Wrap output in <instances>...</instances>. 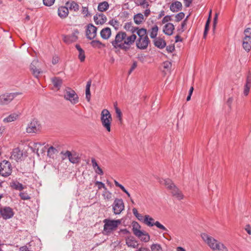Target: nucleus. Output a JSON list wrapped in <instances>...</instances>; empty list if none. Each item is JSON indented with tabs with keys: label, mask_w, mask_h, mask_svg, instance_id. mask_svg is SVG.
I'll return each mask as SVG.
<instances>
[{
	"label": "nucleus",
	"mask_w": 251,
	"mask_h": 251,
	"mask_svg": "<svg viewBox=\"0 0 251 251\" xmlns=\"http://www.w3.org/2000/svg\"><path fill=\"white\" fill-rule=\"evenodd\" d=\"M137 38L135 34H127L125 31H119L114 40L111 41L114 49H121L124 51L128 50Z\"/></svg>",
	"instance_id": "obj_1"
},
{
	"label": "nucleus",
	"mask_w": 251,
	"mask_h": 251,
	"mask_svg": "<svg viewBox=\"0 0 251 251\" xmlns=\"http://www.w3.org/2000/svg\"><path fill=\"white\" fill-rule=\"evenodd\" d=\"M201 237L203 240L214 251H228L227 248L223 243L218 242L206 233H202Z\"/></svg>",
	"instance_id": "obj_2"
},
{
	"label": "nucleus",
	"mask_w": 251,
	"mask_h": 251,
	"mask_svg": "<svg viewBox=\"0 0 251 251\" xmlns=\"http://www.w3.org/2000/svg\"><path fill=\"white\" fill-rule=\"evenodd\" d=\"M138 38L136 40V45L137 48L140 50L146 49L150 40L148 36L147 30L144 28H141L137 31Z\"/></svg>",
	"instance_id": "obj_3"
},
{
	"label": "nucleus",
	"mask_w": 251,
	"mask_h": 251,
	"mask_svg": "<svg viewBox=\"0 0 251 251\" xmlns=\"http://www.w3.org/2000/svg\"><path fill=\"white\" fill-rule=\"evenodd\" d=\"M64 99L69 101L71 104H75L79 101V98L76 92L70 87L66 88L63 92Z\"/></svg>",
	"instance_id": "obj_4"
},
{
	"label": "nucleus",
	"mask_w": 251,
	"mask_h": 251,
	"mask_svg": "<svg viewBox=\"0 0 251 251\" xmlns=\"http://www.w3.org/2000/svg\"><path fill=\"white\" fill-rule=\"evenodd\" d=\"M112 120V116L109 111L106 109L102 110L101 112L100 121L102 126L110 132L111 130V124Z\"/></svg>",
	"instance_id": "obj_5"
},
{
	"label": "nucleus",
	"mask_w": 251,
	"mask_h": 251,
	"mask_svg": "<svg viewBox=\"0 0 251 251\" xmlns=\"http://www.w3.org/2000/svg\"><path fill=\"white\" fill-rule=\"evenodd\" d=\"M103 223H104V231L108 233L116 229L121 224V221L120 220H112L106 219L103 220Z\"/></svg>",
	"instance_id": "obj_6"
},
{
	"label": "nucleus",
	"mask_w": 251,
	"mask_h": 251,
	"mask_svg": "<svg viewBox=\"0 0 251 251\" xmlns=\"http://www.w3.org/2000/svg\"><path fill=\"white\" fill-rule=\"evenodd\" d=\"M12 167L11 163L7 160H3L0 163V175L6 177L12 173Z\"/></svg>",
	"instance_id": "obj_7"
},
{
	"label": "nucleus",
	"mask_w": 251,
	"mask_h": 251,
	"mask_svg": "<svg viewBox=\"0 0 251 251\" xmlns=\"http://www.w3.org/2000/svg\"><path fill=\"white\" fill-rule=\"evenodd\" d=\"M144 224L150 227L155 226L158 228L163 231H168L167 229L163 225L160 224L158 221H155L153 218L148 215H146L144 216Z\"/></svg>",
	"instance_id": "obj_8"
},
{
	"label": "nucleus",
	"mask_w": 251,
	"mask_h": 251,
	"mask_svg": "<svg viewBox=\"0 0 251 251\" xmlns=\"http://www.w3.org/2000/svg\"><path fill=\"white\" fill-rule=\"evenodd\" d=\"M41 125L39 122L36 119H34L28 124L26 131L28 133H37L41 130Z\"/></svg>",
	"instance_id": "obj_9"
},
{
	"label": "nucleus",
	"mask_w": 251,
	"mask_h": 251,
	"mask_svg": "<svg viewBox=\"0 0 251 251\" xmlns=\"http://www.w3.org/2000/svg\"><path fill=\"white\" fill-rule=\"evenodd\" d=\"M61 154L64 155L66 157H67L70 162L73 164H77L80 161V157L78 153L75 151H67L65 152L62 151Z\"/></svg>",
	"instance_id": "obj_10"
},
{
	"label": "nucleus",
	"mask_w": 251,
	"mask_h": 251,
	"mask_svg": "<svg viewBox=\"0 0 251 251\" xmlns=\"http://www.w3.org/2000/svg\"><path fill=\"white\" fill-rule=\"evenodd\" d=\"M112 206L114 213L116 215L120 214L125 208L123 201L121 199H115Z\"/></svg>",
	"instance_id": "obj_11"
},
{
	"label": "nucleus",
	"mask_w": 251,
	"mask_h": 251,
	"mask_svg": "<svg viewBox=\"0 0 251 251\" xmlns=\"http://www.w3.org/2000/svg\"><path fill=\"white\" fill-rule=\"evenodd\" d=\"M18 93H12L0 96V104H7L11 102L18 95Z\"/></svg>",
	"instance_id": "obj_12"
},
{
	"label": "nucleus",
	"mask_w": 251,
	"mask_h": 251,
	"mask_svg": "<svg viewBox=\"0 0 251 251\" xmlns=\"http://www.w3.org/2000/svg\"><path fill=\"white\" fill-rule=\"evenodd\" d=\"M97 28L92 24H89L87 26L86 29V36L89 39H94L97 36Z\"/></svg>",
	"instance_id": "obj_13"
},
{
	"label": "nucleus",
	"mask_w": 251,
	"mask_h": 251,
	"mask_svg": "<svg viewBox=\"0 0 251 251\" xmlns=\"http://www.w3.org/2000/svg\"><path fill=\"white\" fill-rule=\"evenodd\" d=\"M0 213L4 219H8L14 215L13 210L10 207H4L0 208Z\"/></svg>",
	"instance_id": "obj_14"
},
{
	"label": "nucleus",
	"mask_w": 251,
	"mask_h": 251,
	"mask_svg": "<svg viewBox=\"0 0 251 251\" xmlns=\"http://www.w3.org/2000/svg\"><path fill=\"white\" fill-rule=\"evenodd\" d=\"M94 20L96 24L102 25L106 22L107 18L104 14L97 13L94 16Z\"/></svg>",
	"instance_id": "obj_15"
},
{
	"label": "nucleus",
	"mask_w": 251,
	"mask_h": 251,
	"mask_svg": "<svg viewBox=\"0 0 251 251\" xmlns=\"http://www.w3.org/2000/svg\"><path fill=\"white\" fill-rule=\"evenodd\" d=\"M78 31L76 29L71 35L63 36V41L67 44H70L72 42L75 41L77 39V35L78 34Z\"/></svg>",
	"instance_id": "obj_16"
},
{
	"label": "nucleus",
	"mask_w": 251,
	"mask_h": 251,
	"mask_svg": "<svg viewBox=\"0 0 251 251\" xmlns=\"http://www.w3.org/2000/svg\"><path fill=\"white\" fill-rule=\"evenodd\" d=\"M38 63L37 60H34L30 65V69L32 72V74L36 77H37L39 75L42 73L40 69L37 68L36 66Z\"/></svg>",
	"instance_id": "obj_17"
},
{
	"label": "nucleus",
	"mask_w": 251,
	"mask_h": 251,
	"mask_svg": "<svg viewBox=\"0 0 251 251\" xmlns=\"http://www.w3.org/2000/svg\"><path fill=\"white\" fill-rule=\"evenodd\" d=\"M242 47L247 52L251 50V37L246 36L243 38Z\"/></svg>",
	"instance_id": "obj_18"
},
{
	"label": "nucleus",
	"mask_w": 251,
	"mask_h": 251,
	"mask_svg": "<svg viewBox=\"0 0 251 251\" xmlns=\"http://www.w3.org/2000/svg\"><path fill=\"white\" fill-rule=\"evenodd\" d=\"M23 154L22 151H20L19 148H15L13 150L11 158L16 161H18L21 159Z\"/></svg>",
	"instance_id": "obj_19"
},
{
	"label": "nucleus",
	"mask_w": 251,
	"mask_h": 251,
	"mask_svg": "<svg viewBox=\"0 0 251 251\" xmlns=\"http://www.w3.org/2000/svg\"><path fill=\"white\" fill-rule=\"evenodd\" d=\"M132 226L133 234L137 237H140L143 234V231L140 230V225L137 222H133Z\"/></svg>",
	"instance_id": "obj_20"
},
{
	"label": "nucleus",
	"mask_w": 251,
	"mask_h": 251,
	"mask_svg": "<svg viewBox=\"0 0 251 251\" xmlns=\"http://www.w3.org/2000/svg\"><path fill=\"white\" fill-rule=\"evenodd\" d=\"M174 29V25L172 23H168L164 26L163 31L166 35H171Z\"/></svg>",
	"instance_id": "obj_21"
},
{
	"label": "nucleus",
	"mask_w": 251,
	"mask_h": 251,
	"mask_svg": "<svg viewBox=\"0 0 251 251\" xmlns=\"http://www.w3.org/2000/svg\"><path fill=\"white\" fill-rule=\"evenodd\" d=\"M126 245L131 248H137L138 243L137 241L132 236L128 237L126 239Z\"/></svg>",
	"instance_id": "obj_22"
},
{
	"label": "nucleus",
	"mask_w": 251,
	"mask_h": 251,
	"mask_svg": "<svg viewBox=\"0 0 251 251\" xmlns=\"http://www.w3.org/2000/svg\"><path fill=\"white\" fill-rule=\"evenodd\" d=\"M172 195L176 198L178 200L183 199V195L181 192L174 185L172 188L170 189Z\"/></svg>",
	"instance_id": "obj_23"
},
{
	"label": "nucleus",
	"mask_w": 251,
	"mask_h": 251,
	"mask_svg": "<svg viewBox=\"0 0 251 251\" xmlns=\"http://www.w3.org/2000/svg\"><path fill=\"white\" fill-rule=\"evenodd\" d=\"M251 87V74L249 73L246 79V84L244 86V95L247 96L250 92V89Z\"/></svg>",
	"instance_id": "obj_24"
},
{
	"label": "nucleus",
	"mask_w": 251,
	"mask_h": 251,
	"mask_svg": "<svg viewBox=\"0 0 251 251\" xmlns=\"http://www.w3.org/2000/svg\"><path fill=\"white\" fill-rule=\"evenodd\" d=\"M69 14V9L67 6H61L58 9V15L62 19L66 18Z\"/></svg>",
	"instance_id": "obj_25"
},
{
	"label": "nucleus",
	"mask_w": 251,
	"mask_h": 251,
	"mask_svg": "<svg viewBox=\"0 0 251 251\" xmlns=\"http://www.w3.org/2000/svg\"><path fill=\"white\" fill-rule=\"evenodd\" d=\"M101 37L105 40L108 39L111 35V30L109 27L103 28L100 32Z\"/></svg>",
	"instance_id": "obj_26"
},
{
	"label": "nucleus",
	"mask_w": 251,
	"mask_h": 251,
	"mask_svg": "<svg viewBox=\"0 0 251 251\" xmlns=\"http://www.w3.org/2000/svg\"><path fill=\"white\" fill-rule=\"evenodd\" d=\"M20 113H13L9 115L7 117L3 119V121L4 123H10L16 121L19 117Z\"/></svg>",
	"instance_id": "obj_27"
},
{
	"label": "nucleus",
	"mask_w": 251,
	"mask_h": 251,
	"mask_svg": "<svg viewBox=\"0 0 251 251\" xmlns=\"http://www.w3.org/2000/svg\"><path fill=\"white\" fill-rule=\"evenodd\" d=\"M66 6L71 10L77 11L79 10V5L75 1H68L66 3Z\"/></svg>",
	"instance_id": "obj_28"
},
{
	"label": "nucleus",
	"mask_w": 251,
	"mask_h": 251,
	"mask_svg": "<svg viewBox=\"0 0 251 251\" xmlns=\"http://www.w3.org/2000/svg\"><path fill=\"white\" fill-rule=\"evenodd\" d=\"M182 8V4L178 1L172 3L170 6V10L173 12H176L180 10Z\"/></svg>",
	"instance_id": "obj_29"
},
{
	"label": "nucleus",
	"mask_w": 251,
	"mask_h": 251,
	"mask_svg": "<svg viewBox=\"0 0 251 251\" xmlns=\"http://www.w3.org/2000/svg\"><path fill=\"white\" fill-rule=\"evenodd\" d=\"M51 81L54 87L59 90L62 84V79L58 77H53L51 78Z\"/></svg>",
	"instance_id": "obj_30"
},
{
	"label": "nucleus",
	"mask_w": 251,
	"mask_h": 251,
	"mask_svg": "<svg viewBox=\"0 0 251 251\" xmlns=\"http://www.w3.org/2000/svg\"><path fill=\"white\" fill-rule=\"evenodd\" d=\"M154 44L155 46L159 48L163 49L166 45V42L162 38H156L154 40Z\"/></svg>",
	"instance_id": "obj_31"
},
{
	"label": "nucleus",
	"mask_w": 251,
	"mask_h": 251,
	"mask_svg": "<svg viewBox=\"0 0 251 251\" xmlns=\"http://www.w3.org/2000/svg\"><path fill=\"white\" fill-rule=\"evenodd\" d=\"M133 20L136 25H140L145 20L144 16L141 13L136 14L133 17Z\"/></svg>",
	"instance_id": "obj_32"
},
{
	"label": "nucleus",
	"mask_w": 251,
	"mask_h": 251,
	"mask_svg": "<svg viewBox=\"0 0 251 251\" xmlns=\"http://www.w3.org/2000/svg\"><path fill=\"white\" fill-rule=\"evenodd\" d=\"M159 182L161 184L165 185L169 190L175 185L170 179H161Z\"/></svg>",
	"instance_id": "obj_33"
},
{
	"label": "nucleus",
	"mask_w": 251,
	"mask_h": 251,
	"mask_svg": "<svg viewBox=\"0 0 251 251\" xmlns=\"http://www.w3.org/2000/svg\"><path fill=\"white\" fill-rule=\"evenodd\" d=\"M109 7L108 3L106 1H103L99 3L98 6V10L99 11L102 12L106 11Z\"/></svg>",
	"instance_id": "obj_34"
},
{
	"label": "nucleus",
	"mask_w": 251,
	"mask_h": 251,
	"mask_svg": "<svg viewBox=\"0 0 251 251\" xmlns=\"http://www.w3.org/2000/svg\"><path fill=\"white\" fill-rule=\"evenodd\" d=\"M91 85V81L89 80L87 82V84L86 86L85 89V94H86V99L88 101H89L91 98V93H90V87Z\"/></svg>",
	"instance_id": "obj_35"
},
{
	"label": "nucleus",
	"mask_w": 251,
	"mask_h": 251,
	"mask_svg": "<svg viewBox=\"0 0 251 251\" xmlns=\"http://www.w3.org/2000/svg\"><path fill=\"white\" fill-rule=\"evenodd\" d=\"M91 45L94 48L101 49L105 47V44L102 43L99 40H93L90 43Z\"/></svg>",
	"instance_id": "obj_36"
},
{
	"label": "nucleus",
	"mask_w": 251,
	"mask_h": 251,
	"mask_svg": "<svg viewBox=\"0 0 251 251\" xmlns=\"http://www.w3.org/2000/svg\"><path fill=\"white\" fill-rule=\"evenodd\" d=\"M158 27L157 25H155L153 27L151 28V30L150 31V36L151 38L154 39L155 38L158 33Z\"/></svg>",
	"instance_id": "obj_37"
},
{
	"label": "nucleus",
	"mask_w": 251,
	"mask_h": 251,
	"mask_svg": "<svg viewBox=\"0 0 251 251\" xmlns=\"http://www.w3.org/2000/svg\"><path fill=\"white\" fill-rule=\"evenodd\" d=\"M137 6H140L142 8H148L150 6V4L147 0H138L136 2Z\"/></svg>",
	"instance_id": "obj_38"
},
{
	"label": "nucleus",
	"mask_w": 251,
	"mask_h": 251,
	"mask_svg": "<svg viewBox=\"0 0 251 251\" xmlns=\"http://www.w3.org/2000/svg\"><path fill=\"white\" fill-rule=\"evenodd\" d=\"M57 152V150L56 148L52 146L50 147L47 151L48 156L50 158H53L54 155Z\"/></svg>",
	"instance_id": "obj_39"
},
{
	"label": "nucleus",
	"mask_w": 251,
	"mask_h": 251,
	"mask_svg": "<svg viewBox=\"0 0 251 251\" xmlns=\"http://www.w3.org/2000/svg\"><path fill=\"white\" fill-rule=\"evenodd\" d=\"M137 237L139 238L142 241L144 242H148L150 239V236L149 234L145 231H143V234L141 235L140 237Z\"/></svg>",
	"instance_id": "obj_40"
},
{
	"label": "nucleus",
	"mask_w": 251,
	"mask_h": 251,
	"mask_svg": "<svg viewBox=\"0 0 251 251\" xmlns=\"http://www.w3.org/2000/svg\"><path fill=\"white\" fill-rule=\"evenodd\" d=\"M187 18L188 17L182 22L181 25L177 27V31L179 34L182 33L185 30V27L187 24Z\"/></svg>",
	"instance_id": "obj_41"
},
{
	"label": "nucleus",
	"mask_w": 251,
	"mask_h": 251,
	"mask_svg": "<svg viewBox=\"0 0 251 251\" xmlns=\"http://www.w3.org/2000/svg\"><path fill=\"white\" fill-rule=\"evenodd\" d=\"M151 251H163L161 245L157 243L152 244L151 246Z\"/></svg>",
	"instance_id": "obj_42"
},
{
	"label": "nucleus",
	"mask_w": 251,
	"mask_h": 251,
	"mask_svg": "<svg viewBox=\"0 0 251 251\" xmlns=\"http://www.w3.org/2000/svg\"><path fill=\"white\" fill-rule=\"evenodd\" d=\"M12 186L16 190L21 191L24 189L23 185L19 182H14Z\"/></svg>",
	"instance_id": "obj_43"
},
{
	"label": "nucleus",
	"mask_w": 251,
	"mask_h": 251,
	"mask_svg": "<svg viewBox=\"0 0 251 251\" xmlns=\"http://www.w3.org/2000/svg\"><path fill=\"white\" fill-rule=\"evenodd\" d=\"M211 13V11H210L209 12V18H208V20H207L206 24L205 25V28H204V33H203V37L204 38H206V36L207 34V32L209 30V24H210V17Z\"/></svg>",
	"instance_id": "obj_44"
},
{
	"label": "nucleus",
	"mask_w": 251,
	"mask_h": 251,
	"mask_svg": "<svg viewBox=\"0 0 251 251\" xmlns=\"http://www.w3.org/2000/svg\"><path fill=\"white\" fill-rule=\"evenodd\" d=\"M102 196L105 200L109 201L112 199V193L106 189L103 192Z\"/></svg>",
	"instance_id": "obj_45"
},
{
	"label": "nucleus",
	"mask_w": 251,
	"mask_h": 251,
	"mask_svg": "<svg viewBox=\"0 0 251 251\" xmlns=\"http://www.w3.org/2000/svg\"><path fill=\"white\" fill-rule=\"evenodd\" d=\"M108 24L114 27L115 29H118L119 27V22L115 19H112L110 20Z\"/></svg>",
	"instance_id": "obj_46"
},
{
	"label": "nucleus",
	"mask_w": 251,
	"mask_h": 251,
	"mask_svg": "<svg viewBox=\"0 0 251 251\" xmlns=\"http://www.w3.org/2000/svg\"><path fill=\"white\" fill-rule=\"evenodd\" d=\"M115 112L116 114L117 117L119 119V120L121 121H122V112L121 110L116 105H115Z\"/></svg>",
	"instance_id": "obj_47"
},
{
	"label": "nucleus",
	"mask_w": 251,
	"mask_h": 251,
	"mask_svg": "<svg viewBox=\"0 0 251 251\" xmlns=\"http://www.w3.org/2000/svg\"><path fill=\"white\" fill-rule=\"evenodd\" d=\"M21 198L23 200H27L30 199V197L29 195L25 192H21L19 194Z\"/></svg>",
	"instance_id": "obj_48"
},
{
	"label": "nucleus",
	"mask_w": 251,
	"mask_h": 251,
	"mask_svg": "<svg viewBox=\"0 0 251 251\" xmlns=\"http://www.w3.org/2000/svg\"><path fill=\"white\" fill-rule=\"evenodd\" d=\"M55 0H43V4L46 6H50L53 4Z\"/></svg>",
	"instance_id": "obj_49"
},
{
	"label": "nucleus",
	"mask_w": 251,
	"mask_h": 251,
	"mask_svg": "<svg viewBox=\"0 0 251 251\" xmlns=\"http://www.w3.org/2000/svg\"><path fill=\"white\" fill-rule=\"evenodd\" d=\"M184 17V14L183 12H180L176 15V21L179 22L181 21Z\"/></svg>",
	"instance_id": "obj_50"
},
{
	"label": "nucleus",
	"mask_w": 251,
	"mask_h": 251,
	"mask_svg": "<svg viewBox=\"0 0 251 251\" xmlns=\"http://www.w3.org/2000/svg\"><path fill=\"white\" fill-rule=\"evenodd\" d=\"M95 185L98 186L99 189H101V188H103L105 190L107 189L105 187L104 184L102 182L97 181L95 182Z\"/></svg>",
	"instance_id": "obj_51"
},
{
	"label": "nucleus",
	"mask_w": 251,
	"mask_h": 251,
	"mask_svg": "<svg viewBox=\"0 0 251 251\" xmlns=\"http://www.w3.org/2000/svg\"><path fill=\"white\" fill-rule=\"evenodd\" d=\"M78 58L81 62H83L84 61L85 58V55L84 50L79 52Z\"/></svg>",
	"instance_id": "obj_52"
},
{
	"label": "nucleus",
	"mask_w": 251,
	"mask_h": 251,
	"mask_svg": "<svg viewBox=\"0 0 251 251\" xmlns=\"http://www.w3.org/2000/svg\"><path fill=\"white\" fill-rule=\"evenodd\" d=\"M244 34L245 36L244 37H251V28H246L244 32Z\"/></svg>",
	"instance_id": "obj_53"
},
{
	"label": "nucleus",
	"mask_w": 251,
	"mask_h": 251,
	"mask_svg": "<svg viewBox=\"0 0 251 251\" xmlns=\"http://www.w3.org/2000/svg\"><path fill=\"white\" fill-rule=\"evenodd\" d=\"M82 13L84 15V17H87L89 15L88 8L83 6L82 8Z\"/></svg>",
	"instance_id": "obj_54"
},
{
	"label": "nucleus",
	"mask_w": 251,
	"mask_h": 251,
	"mask_svg": "<svg viewBox=\"0 0 251 251\" xmlns=\"http://www.w3.org/2000/svg\"><path fill=\"white\" fill-rule=\"evenodd\" d=\"M171 21H172L171 16L167 15V16H165L163 18V19L162 21V23L164 24V23H166L168 22Z\"/></svg>",
	"instance_id": "obj_55"
},
{
	"label": "nucleus",
	"mask_w": 251,
	"mask_h": 251,
	"mask_svg": "<svg viewBox=\"0 0 251 251\" xmlns=\"http://www.w3.org/2000/svg\"><path fill=\"white\" fill-rule=\"evenodd\" d=\"M95 170V172L96 174L100 175H103V172L102 170L99 166L97 168L94 169Z\"/></svg>",
	"instance_id": "obj_56"
},
{
	"label": "nucleus",
	"mask_w": 251,
	"mask_h": 251,
	"mask_svg": "<svg viewBox=\"0 0 251 251\" xmlns=\"http://www.w3.org/2000/svg\"><path fill=\"white\" fill-rule=\"evenodd\" d=\"M141 28H139L138 27H135L133 26H131V29L130 30V31H131L130 34H134V33H136L137 34V31L140 30Z\"/></svg>",
	"instance_id": "obj_57"
},
{
	"label": "nucleus",
	"mask_w": 251,
	"mask_h": 251,
	"mask_svg": "<svg viewBox=\"0 0 251 251\" xmlns=\"http://www.w3.org/2000/svg\"><path fill=\"white\" fill-rule=\"evenodd\" d=\"M91 162H92V166H93V168L94 169H95V168L99 167V165L95 158H92L91 159Z\"/></svg>",
	"instance_id": "obj_58"
},
{
	"label": "nucleus",
	"mask_w": 251,
	"mask_h": 251,
	"mask_svg": "<svg viewBox=\"0 0 251 251\" xmlns=\"http://www.w3.org/2000/svg\"><path fill=\"white\" fill-rule=\"evenodd\" d=\"M217 20H218V14H216L213 20V30H214L216 28V26L217 23Z\"/></svg>",
	"instance_id": "obj_59"
},
{
	"label": "nucleus",
	"mask_w": 251,
	"mask_h": 251,
	"mask_svg": "<svg viewBox=\"0 0 251 251\" xmlns=\"http://www.w3.org/2000/svg\"><path fill=\"white\" fill-rule=\"evenodd\" d=\"M144 9H145V10L144 12V15H143L144 17H148L151 13V10L149 8V7L148 8H145Z\"/></svg>",
	"instance_id": "obj_60"
},
{
	"label": "nucleus",
	"mask_w": 251,
	"mask_h": 251,
	"mask_svg": "<svg viewBox=\"0 0 251 251\" xmlns=\"http://www.w3.org/2000/svg\"><path fill=\"white\" fill-rule=\"evenodd\" d=\"M172 66V63L169 61H166L163 63V67L165 69H169Z\"/></svg>",
	"instance_id": "obj_61"
},
{
	"label": "nucleus",
	"mask_w": 251,
	"mask_h": 251,
	"mask_svg": "<svg viewBox=\"0 0 251 251\" xmlns=\"http://www.w3.org/2000/svg\"><path fill=\"white\" fill-rule=\"evenodd\" d=\"M132 26V24L131 23H126L124 25V28L126 30L130 31L131 27Z\"/></svg>",
	"instance_id": "obj_62"
},
{
	"label": "nucleus",
	"mask_w": 251,
	"mask_h": 251,
	"mask_svg": "<svg viewBox=\"0 0 251 251\" xmlns=\"http://www.w3.org/2000/svg\"><path fill=\"white\" fill-rule=\"evenodd\" d=\"M245 230L248 234L251 235V226L250 225H247L245 227Z\"/></svg>",
	"instance_id": "obj_63"
},
{
	"label": "nucleus",
	"mask_w": 251,
	"mask_h": 251,
	"mask_svg": "<svg viewBox=\"0 0 251 251\" xmlns=\"http://www.w3.org/2000/svg\"><path fill=\"white\" fill-rule=\"evenodd\" d=\"M233 98L230 97L227 99V100L226 101V103L229 108H231V104L233 102Z\"/></svg>",
	"instance_id": "obj_64"
}]
</instances>
